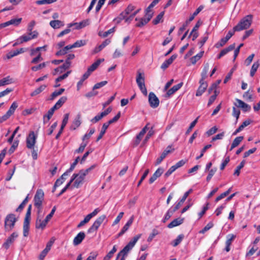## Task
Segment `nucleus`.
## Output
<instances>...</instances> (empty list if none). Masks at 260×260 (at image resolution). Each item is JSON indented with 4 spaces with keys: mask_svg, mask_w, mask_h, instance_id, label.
Returning a JSON list of instances; mask_svg holds the SVG:
<instances>
[{
    "mask_svg": "<svg viewBox=\"0 0 260 260\" xmlns=\"http://www.w3.org/2000/svg\"><path fill=\"white\" fill-rule=\"evenodd\" d=\"M209 69V64L206 63L204 67L203 71L201 73V79H200L199 83L200 84L197 92L196 96H201L206 90L208 85L207 83L204 81L205 79L207 78V75Z\"/></svg>",
    "mask_w": 260,
    "mask_h": 260,
    "instance_id": "f257e3e1",
    "label": "nucleus"
},
{
    "mask_svg": "<svg viewBox=\"0 0 260 260\" xmlns=\"http://www.w3.org/2000/svg\"><path fill=\"white\" fill-rule=\"evenodd\" d=\"M252 20V15H248L244 17L238 24L235 26L233 30L236 31H241L243 29H247L250 26Z\"/></svg>",
    "mask_w": 260,
    "mask_h": 260,
    "instance_id": "f03ea898",
    "label": "nucleus"
},
{
    "mask_svg": "<svg viewBox=\"0 0 260 260\" xmlns=\"http://www.w3.org/2000/svg\"><path fill=\"white\" fill-rule=\"evenodd\" d=\"M85 177L84 174L80 171L78 173H74L71 178L74 182L72 187L78 188L81 186L83 183Z\"/></svg>",
    "mask_w": 260,
    "mask_h": 260,
    "instance_id": "7ed1b4c3",
    "label": "nucleus"
},
{
    "mask_svg": "<svg viewBox=\"0 0 260 260\" xmlns=\"http://www.w3.org/2000/svg\"><path fill=\"white\" fill-rule=\"evenodd\" d=\"M17 219L14 214H8L5 220V229L6 231L10 232L14 227Z\"/></svg>",
    "mask_w": 260,
    "mask_h": 260,
    "instance_id": "20e7f679",
    "label": "nucleus"
},
{
    "mask_svg": "<svg viewBox=\"0 0 260 260\" xmlns=\"http://www.w3.org/2000/svg\"><path fill=\"white\" fill-rule=\"evenodd\" d=\"M44 193L42 189H38L34 197V205L38 209H41Z\"/></svg>",
    "mask_w": 260,
    "mask_h": 260,
    "instance_id": "39448f33",
    "label": "nucleus"
},
{
    "mask_svg": "<svg viewBox=\"0 0 260 260\" xmlns=\"http://www.w3.org/2000/svg\"><path fill=\"white\" fill-rule=\"evenodd\" d=\"M106 216L102 215L99 216L93 222L92 225L89 228L87 231L88 233H91L98 230L101 224L106 219Z\"/></svg>",
    "mask_w": 260,
    "mask_h": 260,
    "instance_id": "423d86ee",
    "label": "nucleus"
},
{
    "mask_svg": "<svg viewBox=\"0 0 260 260\" xmlns=\"http://www.w3.org/2000/svg\"><path fill=\"white\" fill-rule=\"evenodd\" d=\"M37 136L34 132H31L26 138V147L30 149H34L36 143Z\"/></svg>",
    "mask_w": 260,
    "mask_h": 260,
    "instance_id": "0eeeda50",
    "label": "nucleus"
},
{
    "mask_svg": "<svg viewBox=\"0 0 260 260\" xmlns=\"http://www.w3.org/2000/svg\"><path fill=\"white\" fill-rule=\"evenodd\" d=\"M38 33L36 31H34L32 32H28L27 35H24L18 39L19 43L22 44L23 42H27L32 39L37 37Z\"/></svg>",
    "mask_w": 260,
    "mask_h": 260,
    "instance_id": "6e6552de",
    "label": "nucleus"
},
{
    "mask_svg": "<svg viewBox=\"0 0 260 260\" xmlns=\"http://www.w3.org/2000/svg\"><path fill=\"white\" fill-rule=\"evenodd\" d=\"M148 101L150 106L153 108H157L159 104V101L156 95L152 92L149 94Z\"/></svg>",
    "mask_w": 260,
    "mask_h": 260,
    "instance_id": "1a4fd4ad",
    "label": "nucleus"
},
{
    "mask_svg": "<svg viewBox=\"0 0 260 260\" xmlns=\"http://www.w3.org/2000/svg\"><path fill=\"white\" fill-rule=\"evenodd\" d=\"M235 31L230 30L225 38H222L218 43H217L215 46L216 48H219L225 44V43L229 40V39L234 35Z\"/></svg>",
    "mask_w": 260,
    "mask_h": 260,
    "instance_id": "9d476101",
    "label": "nucleus"
},
{
    "mask_svg": "<svg viewBox=\"0 0 260 260\" xmlns=\"http://www.w3.org/2000/svg\"><path fill=\"white\" fill-rule=\"evenodd\" d=\"M235 101L236 102L234 103L235 107L237 108H241L244 112H247L250 110L251 107L242 100L236 99Z\"/></svg>",
    "mask_w": 260,
    "mask_h": 260,
    "instance_id": "9b49d317",
    "label": "nucleus"
},
{
    "mask_svg": "<svg viewBox=\"0 0 260 260\" xmlns=\"http://www.w3.org/2000/svg\"><path fill=\"white\" fill-rule=\"evenodd\" d=\"M18 235L16 232L13 233L6 240L3 244V247L6 249H8L10 246L14 242L15 240L18 237Z\"/></svg>",
    "mask_w": 260,
    "mask_h": 260,
    "instance_id": "f8f14e48",
    "label": "nucleus"
},
{
    "mask_svg": "<svg viewBox=\"0 0 260 260\" xmlns=\"http://www.w3.org/2000/svg\"><path fill=\"white\" fill-rule=\"evenodd\" d=\"M53 243L54 240H50L47 243L46 248L41 252V254H40V259L43 260L44 258L48 252L51 249V247H52Z\"/></svg>",
    "mask_w": 260,
    "mask_h": 260,
    "instance_id": "ddd939ff",
    "label": "nucleus"
},
{
    "mask_svg": "<svg viewBox=\"0 0 260 260\" xmlns=\"http://www.w3.org/2000/svg\"><path fill=\"white\" fill-rule=\"evenodd\" d=\"M85 238V234L83 232H80L74 238L73 244L74 246L79 245Z\"/></svg>",
    "mask_w": 260,
    "mask_h": 260,
    "instance_id": "4468645a",
    "label": "nucleus"
},
{
    "mask_svg": "<svg viewBox=\"0 0 260 260\" xmlns=\"http://www.w3.org/2000/svg\"><path fill=\"white\" fill-rule=\"evenodd\" d=\"M152 17V14L146 15L145 13V17L139 19V22L136 24V26L138 27H141L146 24Z\"/></svg>",
    "mask_w": 260,
    "mask_h": 260,
    "instance_id": "2eb2a0df",
    "label": "nucleus"
},
{
    "mask_svg": "<svg viewBox=\"0 0 260 260\" xmlns=\"http://www.w3.org/2000/svg\"><path fill=\"white\" fill-rule=\"evenodd\" d=\"M81 124V115L80 114H77L76 118L73 121L72 125L70 126V129L75 130Z\"/></svg>",
    "mask_w": 260,
    "mask_h": 260,
    "instance_id": "dca6fc26",
    "label": "nucleus"
},
{
    "mask_svg": "<svg viewBox=\"0 0 260 260\" xmlns=\"http://www.w3.org/2000/svg\"><path fill=\"white\" fill-rule=\"evenodd\" d=\"M133 248V247L128 243L118 254L117 259L121 256H126L129 251Z\"/></svg>",
    "mask_w": 260,
    "mask_h": 260,
    "instance_id": "f3484780",
    "label": "nucleus"
},
{
    "mask_svg": "<svg viewBox=\"0 0 260 260\" xmlns=\"http://www.w3.org/2000/svg\"><path fill=\"white\" fill-rule=\"evenodd\" d=\"M177 55H172L169 59L166 60L161 64V69L165 70L167 68H168V67L172 63L173 61L176 58Z\"/></svg>",
    "mask_w": 260,
    "mask_h": 260,
    "instance_id": "a211bd4d",
    "label": "nucleus"
},
{
    "mask_svg": "<svg viewBox=\"0 0 260 260\" xmlns=\"http://www.w3.org/2000/svg\"><path fill=\"white\" fill-rule=\"evenodd\" d=\"M171 147L168 146L165 150L161 153L160 157L157 158L155 162V165H158L161 163L162 160L166 157V156L171 152Z\"/></svg>",
    "mask_w": 260,
    "mask_h": 260,
    "instance_id": "6ab92c4d",
    "label": "nucleus"
},
{
    "mask_svg": "<svg viewBox=\"0 0 260 260\" xmlns=\"http://www.w3.org/2000/svg\"><path fill=\"white\" fill-rule=\"evenodd\" d=\"M184 221V218H177L175 219H174L172 222H171L168 225V228L171 229L174 227L178 226L180 224H181Z\"/></svg>",
    "mask_w": 260,
    "mask_h": 260,
    "instance_id": "aec40b11",
    "label": "nucleus"
},
{
    "mask_svg": "<svg viewBox=\"0 0 260 260\" xmlns=\"http://www.w3.org/2000/svg\"><path fill=\"white\" fill-rule=\"evenodd\" d=\"M164 172V170L162 168H159L153 174L152 176L149 179V183H152L158 177H160Z\"/></svg>",
    "mask_w": 260,
    "mask_h": 260,
    "instance_id": "412c9836",
    "label": "nucleus"
},
{
    "mask_svg": "<svg viewBox=\"0 0 260 260\" xmlns=\"http://www.w3.org/2000/svg\"><path fill=\"white\" fill-rule=\"evenodd\" d=\"M49 221L47 220L46 218L42 220L40 219L37 218L36 222V228L37 229H41L43 230L46 226L47 223Z\"/></svg>",
    "mask_w": 260,
    "mask_h": 260,
    "instance_id": "4be33fe9",
    "label": "nucleus"
},
{
    "mask_svg": "<svg viewBox=\"0 0 260 260\" xmlns=\"http://www.w3.org/2000/svg\"><path fill=\"white\" fill-rule=\"evenodd\" d=\"M183 82H180V83L173 86L171 89L168 90L167 92V95L170 96V95L174 94L183 86Z\"/></svg>",
    "mask_w": 260,
    "mask_h": 260,
    "instance_id": "5701e85b",
    "label": "nucleus"
},
{
    "mask_svg": "<svg viewBox=\"0 0 260 260\" xmlns=\"http://www.w3.org/2000/svg\"><path fill=\"white\" fill-rule=\"evenodd\" d=\"M71 64V62H68V61H66L61 66L58 68H57L55 69V72H60L62 73L65 70L70 68Z\"/></svg>",
    "mask_w": 260,
    "mask_h": 260,
    "instance_id": "b1692460",
    "label": "nucleus"
},
{
    "mask_svg": "<svg viewBox=\"0 0 260 260\" xmlns=\"http://www.w3.org/2000/svg\"><path fill=\"white\" fill-rule=\"evenodd\" d=\"M29 221L30 219H24L23 226V233L24 237H27L28 235L29 230Z\"/></svg>",
    "mask_w": 260,
    "mask_h": 260,
    "instance_id": "393cba45",
    "label": "nucleus"
},
{
    "mask_svg": "<svg viewBox=\"0 0 260 260\" xmlns=\"http://www.w3.org/2000/svg\"><path fill=\"white\" fill-rule=\"evenodd\" d=\"M13 83V79L8 76L0 80V86H3Z\"/></svg>",
    "mask_w": 260,
    "mask_h": 260,
    "instance_id": "a878e982",
    "label": "nucleus"
},
{
    "mask_svg": "<svg viewBox=\"0 0 260 260\" xmlns=\"http://www.w3.org/2000/svg\"><path fill=\"white\" fill-rule=\"evenodd\" d=\"M50 26L54 29L59 28L61 26H63L64 25V23L60 20H52L50 22Z\"/></svg>",
    "mask_w": 260,
    "mask_h": 260,
    "instance_id": "bb28decb",
    "label": "nucleus"
},
{
    "mask_svg": "<svg viewBox=\"0 0 260 260\" xmlns=\"http://www.w3.org/2000/svg\"><path fill=\"white\" fill-rule=\"evenodd\" d=\"M89 24L88 20H84L83 21L79 23H70L69 24V27H71L72 26L75 25H76V29H80L83 27H85Z\"/></svg>",
    "mask_w": 260,
    "mask_h": 260,
    "instance_id": "cd10ccee",
    "label": "nucleus"
},
{
    "mask_svg": "<svg viewBox=\"0 0 260 260\" xmlns=\"http://www.w3.org/2000/svg\"><path fill=\"white\" fill-rule=\"evenodd\" d=\"M136 82L138 86L145 84V78L143 74L138 72L136 78Z\"/></svg>",
    "mask_w": 260,
    "mask_h": 260,
    "instance_id": "c85d7f7f",
    "label": "nucleus"
},
{
    "mask_svg": "<svg viewBox=\"0 0 260 260\" xmlns=\"http://www.w3.org/2000/svg\"><path fill=\"white\" fill-rule=\"evenodd\" d=\"M243 139H244V137L243 136H239V137H236L234 140V141L231 145V147L230 150L231 151L235 147L238 146L239 145V144L242 141Z\"/></svg>",
    "mask_w": 260,
    "mask_h": 260,
    "instance_id": "c756f323",
    "label": "nucleus"
},
{
    "mask_svg": "<svg viewBox=\"0 0 260 260\" xmlns=\"http://www.w3.org/2000/svg\"><path fill=\"white\" fill-rule=\"evenodd\" d=\"M73 47L72 46V45H67L64 48L60 49L58 51H57L56 53V55L57 56H60V55H63L67 53V52L70 50L72 49Z\"/></svg>",
    "mask_w": 260,
    "mask_h": 260,
    "instance_id": "7c9ffc66",
    "label": "nucleus"
},
{
    "mask_svg": "<svg viewBox=\"0 0 260 260\" xmlns=\"http://www.w3.org/2000/svg\"><path fill=\"white\" fill-rule=\"evenodd\" d=\"M104 60V59H98L95 62L92 63L87 69V71L90 74L94 71L100 65L102 61Z\"/></svg>",
    "mask_w": 260,
    "mask_h": 260,
    "instance_id": "2f4dec72",
    "label": "nucleus"
},
{
    "mask_svg": "<svg viewBox=\"0 0 260 260\" xmlns=\"http://www.w3.org/2000/svg\"><path fill=\"white\" fill-rule=\"evenodd\" d=\"M176 212L175 210L171 207L166 213L164 218L162 220V222L164 223L166 222L168 220H169L170 217L173 215V214Z\"/></svg>",
    "mask_w": 260,
    "mask_h": 260,
    "instance_id": "473e14b6",
    "label": "nucleus"
},
{
    "mask_svg": "<svg viewBox=\"0 0 260 260\" xmlns=\"http://www.w3.org/2000/svg\"><path fill=\"white\" fill-rule=\"evenodd\" d=\"M259 62L258 60L254 62L251 68L250 72V75L251 77H253L255 75L258 68L259 66Z\"/></svg>",
    "mask_w": 260,
    "mask_h": 260,
    "instance_id": "72a5a7b5",
    "label": "nucleus"
},
{
    "mask_svg": "<svg viewBox=\"0 0 260 260\" xmlns=\"http://www.w3.org/2000/svg\"><path fill=\"white\" fill-rule=\"evenodd\" d=\"M160 0H154L153 2L150 4V5L148 7V8L145 10V13L146 15L152 14L153 15V13L151 12V9L154 7Z\"/></svg>",
    "mask_w": 260,
    "mask_h": 260,
    "instance_id": "f704fd0d",
    "label": "nucleus"
},
{
    "mask_svg": "<svg viewBox=\"0 0 260 260\" xmlns=\"http://www.w3.org/2000/svg\"><path fill=\"white\" fill-rule=\"evenodd\" d=\"M204 53V51H201L196 55L190 58V61L192 64H194L203 56Z\"/></svg>",
    "mask_w": 260,
    "mask_h": 260,
    "instance_id": "c9c22d12",
    "label": "nucleus"
},
{
    "mask_svg": "<svg viewBox=\"0 0 260 260\" xmlns=\"http://www.w3.org/2000/svg\"><path fill=\"white\" fill-rule=\"evenodd\" d=\"M46 87L45 85H42L39 88L36 89L33 92H32L30 94L31 96H36L41 92H42Z\"/></svg>",
    "mask_w": 260,
    "mask_h": 260,
    "instance_id": "e433bc0d",
    "label": "nucleus"
},
{
    "mask_svg": "<svg viewBox=\"0 0 260 260\" xmlns=\"http://www.w3.org/2000/svg\"><path fill=\"white\" fill-rule=\"evenodd\" d=\"M95 132L94 128H92L89 129V133L87 134H85L82 138L83 142H88V140L89 139L90 137L92 134H93Z\"/></svg>",
    "mask_w": 260,
    "mask_h": 260,
    "instance_id": "4c0bfd02",
    "label": "nucleus"
},
{
    "mask_svg": "<svg viewBox=\"0 0 260 260\" xmlns=\"http://www.w3.org/2000/svg\"><path fill=\"white\" fill-rule=\"evenodd\" d=\"M108 126H108L107 125V124H106L105 123H104L103 124L102 128V130H101L99 136L97 138L96 141H99L100 139H101L102 138V137L105 134L106 131L107 130V129L108 128Z\"/></svg>",
    "mask_w": 260,
    "mask_h": 260,
    "instance_id": "58836bf2",
    "label": "nucleus"
},
{
    "mask_svg": "<svg viewBox=\"0 0 260 260\" xmlns=\"http://www.w3.org/2000/svg\"><path fill=\"white\" fill-rule=\"evenodd\" d=\"M204 8L203 6H200L194 12L192 15L189 17V18L187 20L188 22H191L192 21L195 16H196Z\"/></svg>",
    "mask_w": 260,
    "mask_h": 260,
    "instance_id": "ea45409f",
    "label": "nucleus"
},
{
    "mask_svg": "<svg viewBox=\"0 0 260 260\" xmlns=\"http://www.w3.org/2000/svg\"><path fill=\"white\" fill-rule=\"evenodd\" d=\"M235 44H232L230 45L228 47L223 49L220 51L222 55L223 56L225 54H226L229 52L232 51L235 49Z\"/></svg>",
    "mask_w": 260,
    "mask_h": 260,
    "instance_id": "a19ab883",
    "label": "nucleus"
},
{
    "mask_svg": "<svg viewBox=\"0 0 260 260\" xmlns=\"http://www.w3.org/2000/svg\"><path fill=\"white\" fill-rule=\"evenodd\" d=\"M115 27H113V28L110 29L107 31L103 32V31H100L99 32V36L103 38L107 37L109 35L114 32L115 31Z\"/></svg>",
    "mask_w": 260,
    "mask_h": 260,
    "instance_id": "79ce46f5",
    "label": "nucleus"
},
{
    "mask_svg": "<svg viewBox=\"0 0 260 260\" xmlns=\"http://www.w3.org/2000/svg\"><path fill=\"white\" fill-rule=\"evenodd\" d=\"M18 106V104L16 102H14L7 113L11 116L14 113Z\"/></svg>",
    "mask_w": 260,
    "mask_h": 260,
    "instance_id": "37998d69",
    "label": "nucleus"
},
{
    "mask_svg": "<svg viewBox=\"0 0 260 260\" xmlns=\"http://www.w3.org/2000/svg\"><path fill=\"white\" fill-rule=\"evenodd\" d=\"M184 238V235L183 234L179 235L176 239H175L172 243V245L174 247L177 246L179 245L181 241H182Z\"/></svg>",
    "mask_w": 260,
    "mask_h": 260,
    "instance_id": "c03bdc74",
    "label": "nucleus"
},
{
    "mask_svg": "<svg viewBox=\"0 0 260 260\" xmlns=\"http://www.w3.org/2000/svg\"><path fill=\"white\" fill-rule=\"evenodd\" d=\"M64 91V88H60L59 90L54 91L51 95L50 100H53L56 97L61 95Z\"/></svg>",
    "mask_w": 260,
    "mask_h": 260,
    "instance_id": "a18cd8bd",
    "label": "nucleus"
},
{
    "mask_svg": "<svg viewBox=\"0 0 260 260\" xmlns=\"http://www.w3.org/2000/svg\"><path fill=\"white\" fill-rule=\"evenodd\" d=\"M165 12L162 11L160 12L157 16L156 17L153 19L152 22L153 24L156 25L158 23L160 22V21L162 20L163 16L164 15Z\"/></svg>",
    "mask_w": 260,
    "mask_h": 260,
    "instance_id": "49530a36",
    "label": "nucleus"
},
{
    "mask_svg": "<svg viewBox=\"0 0 260 260\" xmlns=\"http://www.w3.org/2000/svg\"><path fill=\"white\" fill-rule=\"evenodd\" d=\"M86 42L85 40H78L76 42H75L72 46L73 48H78L81 46H84L86 44Z\"/></svg>",
    "mask_w": 260,
    "mask_h": 260,
    "instance_id": "de8ad7c7",
    "label": "nucleus"
},
{
    "mask_svg": "<svg viewBox=\"0 0 260 260\" xmlns=\"http://www.w3.org/2000/svg\"><path fill=\"white\" fill-rule=\"evenodd\" d=\"M245 163V160H242L240 162V165L236 168V169L235 171V172L234 174L235 175H237V176L239 175L240 173V170L244 167Z\"/></svg>",
    "mask_w": 260,
    "mask_h": 260,
    "instance_id": "09e8293b",
    "label": "nucleus"
},
{
    "mask_svg": "<svg viewBox=\"0 0 260 260\" xmlns=\"http://www.w3.org/2000/svg\"><path fill=\"white\" fill-rule=\"evenodd\" d=\"M88 144V142H82L79 148L75 150V153H80L83 152L85 148Z\"/></svg>",
    "mask_w": 260,
    "mask_h": 260,
    "instance_id": "8fccbe9b",
    "label": "nucleus"
},
{
    "mask_svg": "<svg viewBox=\"0 0 260 260\" xmlns=\"http://www.w3.org/2000/svg\"><path fill=\"white\" fill-rule=\"evenodd\" d=\"M22 18H19L17 19H12L8 21L9 25H14L15 26H18L21 22Z\"/></svg>",
    "mask_w": 260,
    "mask_h": 260,
    "instance_id": "3c124183",
    "label": "nucleus"
},
{
    "mask_svg": "<svg viewBox=\"0 0 260 260\" xmlns=\"http://www.w3.org/2000/svg\"><path fill=\"white\" fill-rule=\"evenodd\" d=\"M120 112H119L114 117H113L112 119H110L105 123L107 124L108 126H109L110 124L116 122L119 119L120 117Z\"/></svg>",
    "mask_w": 260,
    "mask_h": 260,
    "instance_id": "603ef678",
    "label": "nucleus"
},
{
    "mask_svg": "<svg viewBox=\"0 0 260 260\" xmlns=\"http://www.w3.org/2000/svg\"><path fill=\"white\" fill-rule=\"evenodd\" d=\"M213 226L212 222L208 223L202 230L199 232L200 234H204L206 232L209 230Z\"/></svg>",
    "mask_w": 260,
    "mask_h": 260,
    "instance_id": "864d4df0",
    "label": "nucleus"
},
{
    "mask_svg": "<svg viewBox=\"0 0 260 260\" xmlns=\"http://www.w3.org/2000/svg\"><path fill=\"white\" fill-rule=\"evenodd\" d=\"M158 234V232L157 231V230H156V229H153L152 230V233L149 236V237L147 239V241L148 242H150L153 240V239L155 237V236Z\"/></svg>",
    "mask_w": 260,
    "mask_h": 260,
    "instance_id": "5fc2aeb1",
    "label": "nucleus"
},
{
    "mask_svg": "<svg viewBox=\"0 0 260 260\" xmlns=\"http://www.w3.org/2000/svg\"><path fill=\"white\" fill-rule=\"evenodd\" d=\"M135 9V7L134 6L132 5H129L126 8L125 11L123 12V13H125L124 14L125 15H127L131 13L133 11H134Z\"/></svg>",
    "mask_w": 260,
    "mask_h": 260,
    "instance_id": "6e6d98bb",
    "label": "nucleus"
},
{
    "mask_svg": "<svg viewBox=\"0 0 260 260\" xmlns=\"http://www.w3.org/2000/svg\"><path fill=\"white\" fill-rule=\"evenodd\" d=\"M57 0H39L36 2V4L38 5H45L50 4L54 3Z\"/></svg>",
    "mask_w": 260,
    "mask_h": 260,
    "instance_id": "4d7b16f0",
    "label": "nucleus"
},
{
    "mask_svg": "<svg viewBox=\"0 0 260 260\" xmlns=\"http://www.w3.org/2000/svg\"><path fill=\"white\" fill-rule=\"evenodd\" d=\"M125 13H123L122 12L118 17L117 18H115L114 19V21L116 22L117 24H118L121 22V21L123 19L125 20V18L126 17V15L124 14Z\"/></svg>",
    "mask_w": 260,
    "mask_h": 260,
    "instance_id": "13d9d810",
    "label": "nucleus"
},
{
    "mask_svg": "<svg viewBox=\"0 0 260 260\" xmlns=\"http://www.w3.org/2000/svg\"><path fill=\"white\" fill-rule=\"evenodd\" d=\"M236 238V235L234 234H229L226 237V241L225 242V244L231 245L232 241Z\"/></svg>",
    "mask_w": 260,
    "mask_h": 260,
    "instance_id": "bf43d9fd",
    "label": "nucleus"
},
{
    "mask_svg": "<svg viewBox=\"0 0 260 260\" xmlns=\"http://www.w3.org/2000/svg\"><path fill=\"white\" fill-rule=\"evenodd\" d=\"M71 71H68L66 73L64 74L63 75L60 76L59 77H58L57 78H56L55 79V82H59L61 81L63 79L67 78L68 77V76L69 75V74L71 73Z\"/></svg>",
    "mask_w": 260,
    "mask_h": 260,
    "instance_id": "052dcab7",
    "label": "nucleus"
},
{
    "mask_svg": "<svg viewBox=\"0 0 260 260\" xmlns=\"http://www.w3.org/2000/svg\"><path fill=\"white\" fill-rule=\"evenodd\" d=\"M240 114V111L239 110L236 109L235 106L233 107L232 115L234 117H236L237 121L238 120V118H239Z\"/></svg>",
    "mask_w": 260,
    "mask_h": 260,
    "instance_id": "680f3d73",
    "label": "nucleus"
},
{
    "mask_svg": "<svg viewBox=\"0 0 260 260\" xmlns=\"http://www.w3.org/2000/svg\"><path fill=\"white\" fill-rule=\"evenodd\" d=\"M69 113H66V114H64L63 120L62 121V124L61 125V127H62V129H63L64 128V127L66 126V125H67V124L68 122V120H69Z\"/></svg>",
    "mask_w": 260,
    "mask_h": 260,
    "instance_id": "e2e57ef3",
    "label": "nucleus"
},
{
    "mask_svg": "<svg viewBox=\"0 0 260 260\" xmlns=\"http://www.w3.org/2000/svg\"><path fill=\"white\" fill-rule=\"evenodd\" d=\"M199 117H197L194 120H193L190 124L189 127H188V129L186 132V134L188 135L189 134L190 131L192 130L193 127L196 125V123L198 122V119Z\"/></svg>",
    "mask_w": 260,
    "mask_h": 260,
    "instance_id": "0e129e2a",
    "label": "nucleus"
},
{
    "mask_svg": "<svg viewBox=\"0 0 260 260\" xmlns=\"http://www.w3.org/2000/svg\"><path fill=\"white\" fill-rule=\"evenodd\" d=\"M67 100V98L66 96H62L60 98L59 100L56 103V104L60 108L62 105L66 102Z\"/></svg>",
    "mask_w": 260,
    "mask_h": 260,
    "instance_id": "69168bd1",
    "label": "nucleus"
},
{
    "mask_svg": "<svg viewBox=\"0 0 260 260\" xmlns=\"http://www.w3.org/2000/svg\"><path fill=\"white\" fill-rule=\"evenodd\" d=\"M104 117V116L103 114L101 113L100 114H98L96 115L95 117H94L91 120V122L93 123H96L99 120H100L102 118Z\"/></svg>",
    "mask_w": 260,
    "mask_h": 260,
    "instance_id": "338daca9",
    "label": "nucleus"
},
{
    "mask_svg": "<svg viewBox=\"0 0 260 260\" xmlns=\"http://www.w3.org/2000/svg\"><path fill=\"white\" fill-rule=\"evenodd\" d=\"M18 141H15L12 145L11 146V148L9 150V152L10 154H11L14 152L15 149L18 147Z\"/></svg>",
    "mask_w": 260,
    "mask_h": 260,
    "instance_id": "774afa93",
    "label": "nucleus"
}]
</instances>
